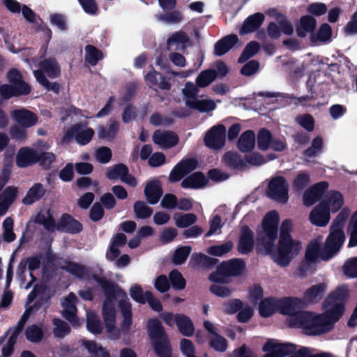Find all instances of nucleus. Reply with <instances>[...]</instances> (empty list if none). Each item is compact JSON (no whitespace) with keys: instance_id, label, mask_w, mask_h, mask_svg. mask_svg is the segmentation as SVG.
Here are the masks:
<instances>
[{"instance_id":"50","label":"nucleus","mask_w":357,"mask_h":357,"mask_svg":"<svg viewBox=\"0 0 357 357\" xmlns=\"http://www.w3.org/2000/svg\"><path fill=\"white\" fill-rule=\"evenodd\" d=\"M234 248V243L228 241L223 244L210 246L207 248L208 254L216 257H222L229 252Z\"/></svg>"},{"instance_id":"13","label":"nucleus","mask_w":357,"mask_h":357,"mask_svg":"<svg viewBox=\"0 0 357 357\" xmlns=\"http://www.w3.org/2000/svg\"><path fill=\"white\" fill-rule=\"evenodd\" d=\"M7 77L10 82L8 85L11 90L13 96L26 95L31 91V86L22 80V76L20 72L15 69L10 70Z\"/></svg>"},{"instance_id":"1","label":"nucleus","mask_w":357,"mask_h":357,"mask_svg":"<svg viewBox=\"0 0 357 357\" xmlns=\"http://www.w3.org/2000/svg\"><path fill=\"white\" fill-rule=\"evenodd\" d=\"M61 267L78 278H84L86 277L89 280H93L103 289L107 296L102 306V317L107 335L111 339H118L120 337V331L116 326L114 297L125 298L119 303L123 316L121 328L123 332H128L130 331L132 326L131 304L126 297V292L121 291L117 286H114L103 278L97 275L91 277L87 274L86 268L79 264L68 261Z\"/></svg>"},{"instance_id":"30","label":"nucleus","mask_w":357,"mask_h":357,"mask_svg":"<svg viewBox=\"0 0 357 357\" xmlns=\"http://www.w3.org/2000/svg\"><path fill=\"white\" fill-rule=\"evenodd\" d=\"M224 163L229 168L236 170H243L247 168L245 158H242L238 153L227 152L223 157Z\"/></svg>"},{"instance_id":"22","label":"nucleus","mask_w":357,"mask_h":357,"mask_svg":"<svg viewBox=\"0 0 357 357\" xmlns=\"http://www.w3.org/2000/svg\"><path fill=\"white\" fill-rule=\"evenodd\" d=\"M31 309L27 308L23 315L22 316L17 326L13 329L12 332V335L10 337L7 345L4 347L2 349V354L4 357L9 356L13 351V347L15 344L17 336L21 333L24 325L27 321L29 314H30Z\"/></svg>"},{"instance_id":"37","label":"nucleus","mask_w":357,"mask_h":357,"mask_svg":"<svg viewBox=\"0 0 357 357\" xmlns=\"http://www.w3.org/2000/svg\"><path fill=\"white\" fill-rule=\"evenodd\" d=\"M326 290L325 284H317L307 289L304 294L307 302H316L321 299Z\"/></svg>"},{"instance_id":"9","label":"nucleus","mask_w":357,"mask_h":357,"mask_svg":"<svg viewBox=\"0 0 357 357\" xmlns=\"http://www.w3.org/2000/svg\"><path fill=\"white\" fill-rule=\"evenodd\" d=\"M93 135L94 131L92 128L75 125L63 132L61 140L63 142L68 143L75 137L78 144L84 145L91 141Z\"/></svg>"},{"instance_id":"43","label":"nucleus","mask_w":357,"mask_h":357,"mask_svg":"<svg viewBox=\"0 0 357 357\" xmlns=\"http://www.w3.org/2000/svg\"><path fill=\"white\" fill-rule=\"evenodd\" d=\"M217 77L215 70L207 69L202 71L196 78V84L199 88H205L210 85Z\"/></svg>"},{"instance_id":"26","label":"nucleus","mask_w":357,"mask_h":357,"mask_svg":"<svg viewBox=\"0 0 357 357\" xmlns=\"http://www.w3.org/2000/svg\"><path fill=\"white\" fill-rule=\"evenodd\" d=\"M317 26L316 20L309 15L303 16L296 28V34L301 38H305L308 34H313L312 32Z\"/></svg>"},{"instance_id":"7","label":"nucleus","mask_w":357,"mask_h":357,"mask_svg":"<svg viewBox=\"0 0 357 357\" xmlns=\"http://www.w3.org/2000/svg\"><path fill=\"white\" fill-rule=\"evenodd\" d=\"M279 222V214L275 211L268 213L263 219L262 222V245L264 250L267 252L268 245L274 248L273 241L278 236V229Z\"/></svg>"},{"instance_id":"62","label":"nucleus","mask_w":357,"mask_h":357,"mask_svg":"<svg viewBox=\"0 0 357 357\" xmlns=\"http://www.w3.org/2000/svg\"><path fill=\"white\" fill-rule=\"evenodd\" d=\"M271 136L268 130H261L258 134L257 144L261 150H266L271 145Z\"/></svg>"},{"instance_id":"19","label":"nucleus","mask_w":357,"mask_h":357,"mask_svg":"<svg viewBox=\"0 0 357 357\" xmlns=\"http://www.w3.org/2000/svg\"><path fill=\"white\" fill-rule=\"evenodd\" d=\"M330 220V212L323 202L315 206L309 214L310 222L317 227L326 226Z\"/></svg>"},{"instance_id":"21","label":"nucleus","mask_w":357,"mask_h":357,"mask_svg":"<svg viewBox=\"0 0 357 357\" xmlns=\"http://www.w3.org/2000/svg\"><path fill=\"white\" fill-rule=\"evenodd\" d=\"M19 189L16 186H8L0 195V217L6 214L10 206L16 199Z\"/></svg>"},{"instance_id":"34","label":"nucleus","mask_w":357,"mask_h":357,"mask_svg":"<svg viewBox=\"0 0 357 357\" xmlns=\"http://www.w3.org/2000/svg\"><path fill=\"white\" fill-rule=\"evenodd\" d=\"M188 107L202 113L213 111L216 108L215 102L208 98H197L193 102H188Z\"/></svg>"},{"instance_id":"40","label":"nucleus","mask_w":357,"mask_h":357,"mask_svg":"<svg viewBox=\"0 0 357 357\" xmlns=\"http://www.w3.org/2000/svg\"><path fill=\"white\" fill-rule=\"evenodd\" d=\"M61 226L58 229H62L70 233H77L82 229V225L69 215H63L61 220Z\"/></svg>"},{"instance_id":"33","label":"nucleus","mask_w":357,"mask_h":357,"mask_svg":"<svg viewBox=\"0 0 357 357\" xmlns=\"http://www.w3.org/2000/svg\"><path fill=\"white\" fill-rule=\"evenodd\" d=\"M39 162L44 166H48L55 160V155L47 152L50 146L45 142L40 141L37 143Z\"/></svg>"},{"instance_id":"24","label":"nucleus","mask_w":357,"mask_h":357,"mask_svg":"<svg viewBox=\"0 0 357 357\" xmlns=\"http://www.w3.org/2000/svg\"><path fill=\"white\" fill-rule=\"evenodd\" d=\"M144 195L149 204L158 203L162 195L160 182L158 180L148 182L144 188Z\"/></svg>"},{"instance_id":"56","label":"nucleus","mask_w":357,"mask_h":357,"mask_svg":"<svg viewBox=\"0 0 357 357\" xmlns=\"http://www.w3.org/2000/svg\"><path fill=\"white\" fill-rule=\"evenodd\" d=\"M43 335L42 328L36 325L29 326L26 330V337L27 340L32 342H37L41 340Z\"/></svg>"},{"instance_id":"38","label":"nucleus","mask_w":357,"mask_h":357,"mask_svg":"<svg viewBox=\"0 0 357 357\" xmlns=\"http://www.w3.org/2000/svg\"><path fill=\"white\" fill-rule=\"evenodd\" d=\"M278 310V299L267 298L263 300L259 307V312L261 317H268Z\"/></svg>"},{"instance_id":"3","label":"nucleus","mask_w":357,"mask_h":357,"mask_svg":"<svg viewBox=\"0 0 357 357\" xmlns=\"http://www.w3.org/2000/svg\"><path fill=\"white\" fill-rule=\"evenodd\" d=\"M349 215V211L343 209L333 220L331 232L327 237L325 245L322 248L323 237L318 236L308 244L305 251V259L310 262L319 260L328 261L340 250L345 241L343 227Z\"/></svg>"},{"instance_id":"45","label":"nucleus","mask_w":357,"mask_h":357,"mask_svg":"<svg viewBox=\"0 0 357 357\" xmlns=\"http://www.w3.org/2000/svg\"><path fill=\"white\" fill-rule=\"evenodd\" d=\"M227 211L228 209L225 206H220L215 210L217 214L213 215L210 220V228L206 236H212L222 228L223 224L222 223V218L219 215V213L227 212Z\"/></svg>"},{"instance_id":"16","label":"nucleus","mask_w":357,"mask_h":357,"mask_svg":"<svg viewBox=\"0 0 357 357\" xmlns=\"http://www.w3.org/2000/svg\"><path fill=\"white\" fill-rule=\"evenodd\" d=\"M152 138L153 142L163 149H170L178 143V135L171 131L156 130Z\"/></svg>"},{"instance_id":"23","label":"nucleus","mask_w":357,"mask_h":357,"mask_svg":"<svg viewBox=\"0 0 357 357\" xmlns=\"http://www.w3.org/2000/svg\"><path fill=\"white\" fill-rule=\"evenodd\" d=\"M254 237L252 231L248 227H243L239 236L237 246L238 252L240 254H248L253 250Z\"/></svg>"},{"instance_id":"14","label":"nucleus","mask_w":357,"mask_h":357,"mask_svg":"<svg viewBox=\"0 0 357 357\" xmlns=\"http://www.w3.org/2000/svg\"><path fill=\"white\" fill-rule=\"evenodd\" d=\"M197 167V161L193 158L182 160L172 170L169 180L172 182L180 181L184 176L195 170Z\"/></svg>"},{"instance_id":"10","label":"nucleus","mask_w":357,"mask_h":357,"mask_svg":"<svg viewBox=\"0 0 357 357\" xmlns=\"http://www.w3.org/2000/svg\"><path fill=\"white\" fill-rule=\"evenodd\" d=\"M264 357H284L292 354L296 347L289 343H280L279 341L270 339L263 346Z\"/></svg>"},{"instance_id":"31","label":"nucleus","mask_w":357,"mask_h":357,"mask_svg":"<svg viewBox=\"0 0 357 357\" xmlns=\"http://www.w3.org/2000/svg\"><path fill=\"white\" fill-rule=\"evenodd\" d=\"M46 192L44 186L40 183H35L29 189L25 197L22 199V203L25 205H31L42 198Z\"/></svg>"},{"instance_id":"11","label":"nucleus","mask_w":357,"mask_h":357,"mask_svg":"<svg viewBox=\"0 0 357 357\" xmlns=\"http://www.w3.org/2000/svg\"><path fill=\"white\" fill-rule=\"evenodd\" d=\"M226 128L223 125L213 126L204 136L205 145L212 149L222 148L225 144Z\"/></svg>"},{"instance_id":"28","label":"nucleus","mask_w":357,"mask_h":357,"mask_svg":"<svg viewBox=\"0 0 357 357\" xmlns=\"http://www.w3.org/2000/svg\"><path fill=\"white\" fill-rule=\"evenodd\" d=\"M207 178L201 172H195L188 176L181 182V186L183 188L198 189L206 186Z\"/></svg>"},{"instance_id":"17","label":"nucleus","mask_w":357,"mask_h":357,"mask_svg":"<svg viewBox=\"0 0 357 357\" xmlns=\"http://www.w3.org/2000/svg\"><path fill=\"white\" fill-rule=\"evenodd\" d=\"M77 297L73 293H70L61 302L63 307V315L68 320L73 326H77L79 325V321L76 317L77 308L75 303Z\"/></svg>"},{"instance_id":"8","label":"nucleus","mask_w":357,"mask_h":357,"mask_svg":"<svg viewBox=\"0 0 357 357\" xmlns=\"http://www.w3.org/2000/svg\"><path fill=\"white\" fill-rule=\"evenodd\" d=\"M289 185L282 176L273 178L268 185L267 195L280 203H286L288 201Z\"/></svg>"},{"instance_id":"20","label":"nucleus","mask_w":357,"mask_h":357,"mask_svg":"<svg viewBox=\"0 0 357 357\" xmlns=\"http://www.w3.org/2000/svg\"><path fill=\"white\" fill-rule=\"evenodd\" d=\"M328 183L323 181L316 183L308 188L303 195V204L305 206H310L323 195L324 192L328 189Z\"/></svg>"},{"instance_id":"44","label":"nucleus","mask_w":357,"mask_h":357,"mask_svg":"<svg viewBox=\"0 0 357 357\" xmlns=\"http://www.w3.org/2000/svg\"><path fill=\"white\" fill-rule=\"evenodd\" d=\"M173 220L178 227L185 228L195 223L197 218L194 213H176Z\"/></svg>"},{"instance_id":"12","label":"nucleus","mask_w":357,"mask_h":357,"mask_svg":"<svg viewBox=\"0 0 357 357\" xmlns=\"http://www.w3.org/2000/svg\"><path fill=\"white\" fill-rule=\"evenodd\" d=\"M15 162L20 168H26L39 162L37 144L35 148L29 146L20 148L17 153Z\"/></svg>"},{"instance_id":"4","label":"nucleus","mask_w":357,"mask_h":357,"mask_svg":"<svg viewBox=\"0 0 357 357\" xmlns=\"http://www.w3.org/2000/svg\"><path fill=\"white\" fill-rule=\"evenodd\" d=\"M293 221L286 219L280 227V234L278 247L267 246V253L271 255L273 261L281 266H287L293 258L297 256L302 249L300 241L291 238L290 233L293 229Z\"/></svg>"},{"instance_id":"61","label":"nucleus","mask_w":357,"mask_h":357,"mask_svg":"<svg viewBox=\"0 0 357 357\" xmlns=\"http://www.w3.org/2000/svg\"><path fill=\"white\" fill-rule=\"evenodd\" d=\"M210 346L217 351L223 352L227 347V340L220 335L210 337Z\"/></svg>"},{"instance_id":"25","label":"nucleus","mask_w":357,"mask_h":357,"mask_svg":"<svg viewBox=\"0 0 357 357\" xmlns=\"http://www.w3.org/2000/svg\"><path fill=\"white\" fill-rule=\"evenodd\" d=\"M119 130V122L110 119L107 126H98L97 135L100 139L106 141L113 140Z\"/></svg>"},{"instance_id":"55","label":"nucleus","mask_w":357,"mask_h":357,"mask_svg":"<svg viewBox=\"0 0 357 357\" xmlns=\"http://www.w3.org/2000/svg\"><path fill=\"white\" fill-rule=\"evenodd\" d=\"M83 345L92 357H109L105 349L97 345L94 342L84 341Z\"/></svg>"},{"instance_id":"2","label":"nucleus","mask_w":357,"mask_h":357,"mask_svg":"<svg viewBox=\"0 0 357 357\" xmlns=\"http://www.w3.org/2000/svg\"><path fill=\"white\" fill-rule=\"evenodd\" d=\"M348 296L346 285L338 287L325 300L323 313L301 312L294 318V325L309 335H320L331 331L344 312V302Z\"/></svg>"},{"instance_id":"5","label":"nucleus","mask_w":357,"mask_h":357,"mask_svg":"<svg viewBox=\"0 0 357 357\" xmlns=\"http://www.w3.org/2000/svg\"><path fill=\"white\" fill-rule=\"evenodd\" d=\"M39 67L38 70L33 72L36 80L48 91L59 93L60 86L56 82H50L44 73L50 78L56 77L60 75L59 66L54 59H46L40 63Z\"/></svg>"},{"instance_id":"60","label":"nucleus","mask_w":357,"mask_h":357,"mask_svg":"<svg viewBox=\"0 0 357 357\" xmlns=\"http://www.w3.org/2000/svg\"><path fill=\"white\" fill-rule=\"evenodd\" d=\"M55 326L54 328V334L57 337H63L70 333V328L66 323L58 319L53 320Z\"/></svg>"},{"instance_id":"57","label":"nucleus","mask_w":357,"mask_h":357,"mask_svg":"<svg viewBox=\"0 0 357 357\" xmlns=\"http://www.w3.org/2000/svg\"><path fill=\"white\" fill-rule=\"evenodd\" d=\"M323 146V139L320 137H317L312 140L311 146L305 151L304 155L306 157L315 156L321 152Z\"/></svg>"},{"instance_id":"18","label":"nucleus","mask_w":357,"mask_h":357,"mask_svg":"<svg viewBox=\"0 0 357 357\" xmlns=\"http://www.w3.org/2000/svg\"><path fill=\"white\" fill-rule=\"evenodd\" d=\"M10 116L19 126L23 128H30L36 124L38 119L32 112L20 109L11 112Z\"/></svg>"},{"instance_id":"54","label":"nucleus","mask_w":357,"mask_h":357,"mask_svg":"<svg viewBox=\"0 0 357 357\" xmlns=\"http://www.w3.org/2000/svg\"><path fill=\"white\" fill-rule=\"evenodd\" d=\"M13 220L10 217L6 218L3 222V238L6 242H13L16 238L13 232Z\"/></svg>"},{"instance_id":"41","label":"nucleus","mask_w":357,"mask_h":357,"mask_svg":"<svg viewBox=\"0 0 357 357\" xmlns=\"http://www.w3.org/2000/svg\"><path fill=\"white\" fill-rule=\"evenodd\" d=\"M177 327L179 332L184 336L190 337L195 332V327L192 320L183 314L178 317Z\"/></svg>"},{"instance_id":"6","label":"nucleus","mask_w":357,"mask_h":357,"mask_svg":"<svg viewBox=\"0 0 357 357\" xmlns=\"http://www.w3.org/2000/svg\"><path fill=\"white\" fill-rule=\"evenodd\" d=\"M245 268L244 262L238 259L223 261L217 268L215 272L211 273L209 280L213 282H227V277L237 276L241 274Z\"/></svg>"},{"instance_id":"52","label":"nucleus","mask_w":357,"mask_h":357,"mask_svg":"<svg viewBox=\"0 0 357 357\" xmlns=\"http://www.w3.org/2000/svg\"><path fill=\"white\" fill-rule=\"evenodd\" d=\"M310 183V175L308 172L301 171L298 172L295 176L292 186L297 191L302 190L305 186Z\"/></svg>"},{"instance_id":"51","label":"nucleus","mask_w":357,"mask_h":357,"mask_svg":"<svg viewBox=\"0 0 357 357\" xmlns=\"http://www.w3.org/2000/svg\"><path fill=\"white\" fill-rule=\"evenodd\" d=\"M134 213L137 218L146 219L153 213V210L145 202L137 201L133 206Z\"/></svg>"},{"instance_id":"27","label":"nucleus","mask_w":357,"mask_h":357,"mask_svg":"<svg viewBox=\"0 0 357 357\" xmlns=\"http://www.w3.org/2000/svg\"><path fill=\"white\" fill-rule=\"evenodd\" d=\"M322 202L326 206L329 212L335 213L342 206L344 198L340 192L337 191H331L328 192L325 201Z\"/></svg>"},{"instance_id":"58","label":"nucleus","mask_w":357,"mask_h":357,"mask_svg":"<svg viewBox=\"0 0 357 357\" xmlns=\"http://www.w3.org/2000/svg\"><path fill=\"white\" fill-rule=\"evenodd\" d=\"M190 252L191 248L190 246H183L178 248L174 252L173 262L177 265L183 264Z\"/></svg>"},{"instance_id":"48","label":"nucleus","mask_w":357,"mask_h":357,"mask_svg":"<svg viewBox=\"0 0 357 357\" xmlns=\"http://www.w3.org/2000/svg\"><path fill=\"white\" fill-rule=\"evenodd\" d=\"M36 221L43 225L49 231H54L56 227L49 210H42L40 211L36 218Z\"/></svg>"},{"instance_id":"64","label":"nucleus","mask_w":357,"mask_h":357,"mask_svg":"<svg viewBox=\"0 0 357 357\" xmlns=\"http://www.w3.org/2000/svg\"><path fill=\"white\" fill-rule=\"evenodd\" d=\"M344 273L349 278L357 277V257L349 259L344 265Z\"/></svg>"},{"instance_id":"29","label":"nucleus","mask_w":357,"mask_h":357,"mask_svg":"<svg viewBox=\"0 0 357 357\" xmlns=\"http://www.w3.org/2000/svg\"><path fill=\"white\" fill-rule=\"evenodd\" d=\"M238 40V36L234 34L229 35L218 40L214 47L216 56L226 54Z\"/></svg>"},{"instance_id":"35","label":"nucleus","mask_w":357,"mask_h":357,"mask_svg":"<svg viewBox=\"0 0 357 357\" xmlns=\"http://www.w3.org/2000/svg\"><path fill=\"white\" fill-rule=\"evenodd\" d=\"M300 303V300L295 298L278 300V311L283 314L292 315L296 312V307Z\"/></svg>"},{"instance_id":"49","label":"nucleus","mask_w":357,"mask_h":357,"mask_svg":"<svg viewBox=\"0 0 357 357\" xmlns=\"http://www.w3.org/2000/svg\"><path fill=\"white\" fill-rule=\"evenodd\" d=\"M87 328L89 332L94 334H99L102 331V326L98 315L91 311L86 312Z\"/></svg>"},{"instance_id":"39","label":"nucleus","mask_w":357,"mask_h":357,"mask_svg":"<svg viewBox=\"0 0 357 357\" xmlns=\"http://www.w3.org/2000/svg\"><path fill=\"white\" fill-rule=\"evenodd\" d=\"M145 79L148 84L152 87L157 86L162 89H168L170 87L169 83L165 79L164 77L155 70L146 75Z\"/></svg>"},{"instance_id":"59","label":"nucleus","mask_w":357,"mask_h":357,"mask_svg":"<svg viewBox=\"0 0 357 357\" xmlns=\"http://www.w3.org/2000/svg\"><path fill=\"white\" fill-rule=\"evenodd\" d=\"M259 50V45L257 42H250L245 47L238 61L243 63L250 57L254 56Z\"/></svg>"},{"instance_id":"63","label":"nucleus","mask_w":357,"mask_h":357,"mask_svg":"<svg viewBox=\"0 0 357 357\" xmlns=\"http://www.w3.org/2000/svg\"><path fill=\"white\" fill-rule=\"evenodd\" d=\"M349 229L350 231L349 246L355 247L357 245V211L352 216Z\"/></svg>"},{"instance_id":"53","label":"nucleus","mask_w":357,"mask_h":357,"mask_svg":"<svg viewBox=\"0 0 357 357\" xmlns=\"http://www.w3.org/2000/svg\"><path fill=\"white\" fill-rule=\"evenodd\" d=\"M85 60L92 66L97 64L98 61L103 58L102 53L92 45H87L85 47Z\"/></svg>"},{"instance_id":"36","label":"nucleus","mask_w":357,"mask_h":357,"mask_svg":"<svg viewBox=\"0 0 357 357\" xmlns=\"http://www.w3.org/2000/svg\"><path fill=\"white\" fill-rule=\"evenodd\" d=\"M255 145V135L252 130H247L243 132L238 141V148L242 152H248L252 150Z\"/></svg>"},{"instance_id":"15","label":"nucleus","mask_w":357,"mask_h":357,"mask_svg":"<svg viewBox=\"0 0 357 357\" xmlns=\"http://www.w3.org/2000/svg\"><path fill=\"white\" fill-rule=\"evenodd\" d=\"M107 176L111 180L120 179L122 182L132 187L136 186L137 183L136 178L128 174V167L123 164L110 167L107 170Z\"/></svg>"},{"instance_id":"46","label":"nucleus","mask_w":357,"mask_h":357,"mask_svg":"<svg viewBox=\"0 0 357 357\" xmlns=\"http://www.w3.org/2000/svg\"><path fill=\"white\" fill-rule=\"evenodd\" d=\"M188 41V37L183 31H177L171 36L167 40L169 49L179 50L184 47V45Z\"/></svg>"},{"instance_id":"32","label":"nucleus","mask_w":357,"mask_h":357,"mask_svg":"<svg viewBox=\"0 0 357 357\" xmlns=\"http://www.w3.org/2000/svg\"><path fill=\"white\" fill-rule=\"evenodd\" d=\"M264 20V15L261 13H257L250 16L244 22L241 29V33L244 34L255 31L262 24Z\"/></svg>"},{"instance_id":"42","label":"nucleus","mask_w":357,"mask_h":357,"mask_svg":"<svg viewBox=\"0 0 357 357\" xmlns=\"http://www.w3.org/2000/svg\"><path fill=\"white\" fill-rule=\"evenodd\" d=\"M331 27L328 24H323L316 33L310 35V40L314 43L327 42L331 40Z\"/></svg>"},{"instance_id":"47","label":"nucleus","mask_w":357,"mask_h":357,"mask_svg":"<svg viewBox=\"0 0 357 357\" xmlns=\"http://www.w3.org/2000/svg\"><path fill=\"white\" fill-rule=\"evenodd\" d=\"M198 88L199 86H197L196 84L188 82L182 89L181 92L183 98L187 107H188V102H193L197 98V95L199 93Z\"/></svg>"}]
</instances>
